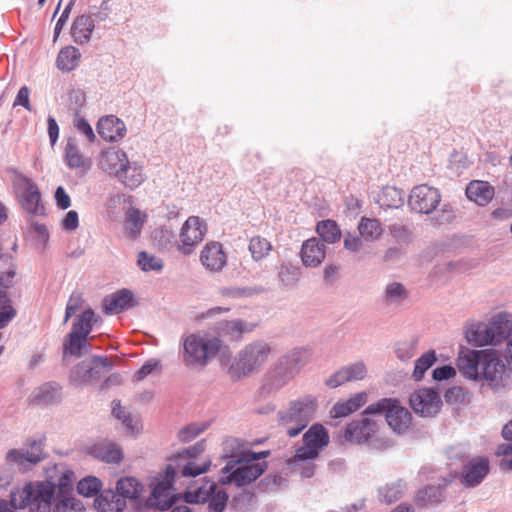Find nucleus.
Returning <instances> with one entry per match:
<instances>
[{"instance_id":"obj_1","label":"nucleus","mask_w":512,"mask_h":512,"mask_svg":"<svg viewBox=\"0 0 512 512\" xmlns=\"http://www.w3.org/2000/svg\"><path fill=\"white\" fill-rule=\"evenodd\" d=\"M211 465L209 458L188 459L174 458L172 463L168 464L164 474L151 478L149 486L151 495L148 503L160 510L168 509L175 500V492L172 487L174 478L178 475L183 477H196L208 471Z\"/></svg>"},{"instance_id":"obj_2","label":"nucleus","mask_w":512,"mask_h":512,"mask_svg":"<svg viewBox=\"0 0 512 512\" xmlns=\"http://www.w3.org/2000/svg\"><path fill=\"white\" fill-rule=\"evenodd\" d=\"M270 451H261L255 453L252 451H241L239 454L233 453L231 457H238L237 461H229L222 468V477L220 482L224 485L235 484L244 486L255 481L267 468L266 462H256L268 457Z\"/></svg>"},{"instance_id":"obj_3","label":"nucleus","mask_w":512,"mask_h":512,"mask_svg":"<svg viewBox=\"0 0 512 512\" xmlns=\"http://www.w3.org/2000/svg\"><path fill=\"white\" fill-rule=\"evenodd\" d=\"M56 500L55 483L51 480L29 482L11 492L10 505L29 508V512H51Z\"/></svg>"},{"instance_id":"obj_4","label":"nucleus","mask_w":512,"mask_h":512,"mask_svg":"<svg viewBox=\"0 0 512 512\" xmlns=\"http://www.w3.org/2000/svg\"><path fill=\"white\" fill-rule=\"evenodd\" d=\"M317 408L312 396L292 401L289 407L278 413V424L290 437L299 435L309 424Z\"/></svg>"},{"instance_id":"obj_5","label":"nucleus","mask_w":512,"mask_h":512,"mask_svg":"<svg viewBox=\"0 0 512 512\" xmlns=\"http://www.w3.org/2000/svg\"><path fill=\"white\" fill-rule=\"evenodd\" d=\"M508 313H498L489 323H474L467 327L465 335L469 343L476 346L496 345L510 329Z\"/></svg>"},{"instance_id":"obj_6","label":"nucleus","mask_w":512,"mask_h":512,"mask_svg":"<svg viewBox=\"0 0 512 512\" xmlns=\"http://www.w3.org/2000/svg\"><path fill=\"white\" fill-rule=\"evenodd\" d=\"M183 346L184 363L188 366H203L219 352L221 340L209 335L191 334L185 338Z\"/></svg>"},{"instance_id":"obj_7","label":"nucleus","mask_w":512,"mask_h":512,"mask_svg":"<svg viewBox=\"0 0 512 512\" xmlns=\"http://www.w3.org/2000/svg\"><path fill=\"white\" fill-rule=\"evenodd\" d=\"M365 414H384L385 419L389 427L397 432H405L411 424V414L403 407L399 400L392 398H383L369 405L365 411Z\"/></svg>"},{"instance_id":"obj_8","label":"nucleus","mask_w":512,"mask_h":512,"mask_svg":"<svg viewBox=\"0 0 512 512\" xmlns=\"http://www.w3.org/2000/svg\"><path fill=\"white\" fill-rule=\"evenodd\" d=\"M329 443V434L322 424H313L303 435V445L299 447L293 456V462L316 459L321 450Z\"/></svg>"},{"instance_id":"obj_9","label":"nucleus","mask_w":512,"mask_h":512,"mask_svg":"<svg viewBox=\"0 0 512 512\" xmlns=\"http://www.w3.org/2000/svg\"><path fill=\"white\" fill-rule=\"evenodd\" d=\"M206 233L207 225L200 217H188L179 233L178 249L183 254H190L204 240Z\"/></svg>"},{"instance_id":"obj_10","label":"nucleus","mask_w":512,"mask_h":512,"mask_svg":"<svg viewBox=\"0 0 512 512\" xmlns=\"http://www.w3.org/2000/svg\"><path fill=\"white\" fill-rule=\"evenodd\" d=\"M19 202L22 208L31 214H42L44 206L41 204V194L37 185L29 178L19 176L14 181Z\"/></svg>"},{"instance_id":"obj_11","label":"nucleus","mask_w":512,"mask_h":512,"mask_svg":"<svg viewBox=\"0 0 512 512\" xmlns=\"http://www.w3.org/2000/svg\"><path fill=\"white\" fill-rule=\"evenodd\" d=\"M271 352L270 345L265 342L258 341L249 344L240 353L236 363L237 370L244 374L252 372L268 360Z\"/></svg>"},{"instance_id":"obj_12","label":"nucleus","mask_w":512,"mask_h":512,"mask_svg":"<svg viewBox=\"0 0 512 512\" xmlns=\"http://www.w3.org/2000/svg\"><path fill=\"white\" fill-rule=\"evenodd\" d=\"M409 402L413 411L424 417L436 415L442 406L439 393L432 388H420L415 390L410 395Z\"/></svg>"},{"instance_id":"obj_13","label":"nucleus","mask_w":512,"mask_h":512,"mask_svg":"<svg viewBox=\"0 0 512 512\" xmlns=\"http://www.w3.org/2000/svg\"><path fill=\"white\" fill-rule=\"evenodd\" d=\"M480 369V380H486L493 387L505 385L506 365L494 350H485Z\"/></svg>"},{"instance_id":"obj_14","label":"nucleus","mask_w":512,"mask_h":512,"mask_svg":"<svg viewBox=\"0 0 512 512\" xmlns=\"http://www.w3.org/2000/svg\"><path fill=\"white\" fill-rule=\"evenodd\" d=\"M439 191L426 184L414 187L409 196V205L419 213H431L436 209L440 202Z\"/></svg>"},{"instance_id":"obj_15","label":"nucleus","mask_w":512,"mask_h":512,"mask_svg":"<svg viewBox=\"0 0 512 512\" xmlns=\"http://www.w3.org/2000/svg\"><path fill=\"white\" fill-rule=\"evenodd\" d=\"M56 475L50 476L48 480L55 483V491L57 490V498L59 501L55 504V507L60 511L61 507H68L71 505L72 498L68 494L72 490V485L76 480L75 474L72 470L64 466H56Z\"/></svg>"},{"instance_id":"obj_16","label":"nucleus","mask_w":512,"mask_h":512,"mask_svg":"<svg viewBox=\"0 0 512 512\" xmlns=\"http://www.w3.org/2000/svg\"><path fill=\"white\" fill-rule=\"evenodd\" d=\"M485 350L463 348L456 359V366L467 379L480 380V369Z\"/></svg>"},{"instance_id":"obj_17","label":"nucleus","mask_w":512,"mask_h":512,"mask_svg":"<svg viewBox=\"0 0 512 512\" xmlns=\"http://www.w3.org/2000/svg\"><path fill=\"white\" fill-rule=\"evenodd\" d=\"M377 430L376 422L364 417L360 420H354L346 426L344 439L348 442L364 443L375 435Z\"/></svg>"},{"instance_id":"obj_18","label":"nucleus","mask_w":512,"mask_h":512,"mask_svg":"<svg viewBox=\"0 0 512 512\" xmlns=\"http://www.w3.org/2000/svg\"><path fill=\"white\" fill-rule=\"evenodd\" d=\"M92 363L94 366H91L87 362H82L71 370L70 379L75 385L98 380L100 378V371L97 367H109V362L106 357L96 356L92 359Z\"/></svg>"},{"instance_id":"obj_19","label":"nucleus","mask_w":512,"mask_h":512,"mask_svg":"<svg viewBox=\"0 0 512 512\" xmlns=\"http://www.w3.org/2000/svg\"><path fill=\"white\" fill-rule=\"evenodd\" d=\"M200 261L209 271L216 272L222 270L227 262V256L222 244L215 241L207 243L201 250Z\"/></svg>"},{"instance_id":"obj_20","label":"nucleus","mask_w":512,"mask_h":512,"mask_svg":"<svg viewBox=\"0 0 512 512\" xmlns=\"http://www.w3.org/2000/svg\"><path fill=\"white\" fill-rule=\"evenodd\" d=\"M488 472L489 460L487 458H473L463 467L461 482L468 487L476 486L480 484Z\"/></svg>"},{"instance_id":"obj_21","label":"nucleus","mask_w":512,"mask_h":512,"mask_svg":"<svg viewBox=\"0 0 512 512\" xmlns=\"http://www.w3.org/2000/svg\"><path fill=\"white\" fill-rule=\"evenodd\" d=\"M97 132L104 140L117 142L125 136L126 126L118 117L107 115L99 119Z\"/></svg>"},{"instance_id":"obj_22","label":"nucleus","mask_w":512,"mask_h":512,"mask_svg":"<svg viewBox=\"0 0 512 512\" xmlns=\"http://www.w3.org/2000/svg\"><path fill=\"white\" fill-rule=\"evenodd\" d=\"M366 373L364 363L357 362L339 369L326 380V385L330 388H337L346 382L362 380Z\"/></svg>"},{"instance_id":"obj_23","label":"nucleus","mask_w":512,"mask_h":512,"mask_svg":"<svg viewBox=\"0 0 512 512\" xmlns=\"http://www.w3.org/2000/svg\"><path fill=\"white\" fill-rule=\"evenodd\" d=\"M300 256L305 266L317 267L325 259L326 247L319 239L312 237L303 242Z\"/></svg>"},{"instance_id":"obj_24","label":"nucleus","mask_w":512,"mask_h":512,"mask_svg":"<svg viewBox=\"0 0 512 512\" xmlns=\"http://www.w3.org/2000/svg\"><path fill=\"white\" fill-rule=\"evenodd\" d=\"M6 457L8 461L16 463L20 466L24 465L25 462L37 464L44 459L43 443L42 441H32L29 444V449H27L25 453L16 449H12L8 451Z\"/></svg>"},{"instance_id":"obj_25","label":"nucleus","mask_w":512,"mask_h":512,"mask_svg":"<svg viewBox=\"0 0 512 512\" xmlns=\"http://www.w3.org/2000/svg\"><path fill=\"white\" fill-rule=\"evenodd\" d=\"M129 162L126 153L116 148H110L104 151L99 159L101 169L113 173L117 177L120 169Z\"/></svg>"},{"instance_id":"obj_26","label":"nucleus","mask_w":512,"mask_h":512,"mask_svg":"<svg viewBox=\"0 0 512 512\" xmlns=\"http://www.w3.org/2000/svg\"><path fill=\"white\" fill-rule=\"evenodd\" d=\"M367 398L366 392H359L352 395L346 401H338L331 408L330 415L332 418L347 417L364 406L367 402Z\"/></svg>"},{"instance_id":"obj_27","label":"nucleus","mask_w":512,"mask_h":512,"mask_svg":"<svg viewBox=\"0 0 512 512\" xmlns=\"http://www.w3.org/2000/svg\"><path fill=\"white\" fill-rule=\"evenodd\" d=\"M492 185L486 181L474 180L466 187V196L480 206L487 205L494 197Z\"/></svg>"},{"instance_id":"obj_28","label":"nucleus","mask_w":512,"mask_h":512,"mask_svg":"<svg viewBox=\"0 0 512 512\" xmlns=\"http://www.w3.org/2000/svg\"><path fill=\"white\" fill-rule=\"evenodd\" d=\"M133 294L123 289L103 299V309L106 314L120 313L133 305Z\"/></svg>"},{"instance_id":"obj_29","label":"nucleus","mask_w":512,"mask_h":512,"mask_svg":"<svg viewBox=\"0 0 512 512\" xmlns=\"http://www.w3.org/2000/svg\"><path fill=\"white\" fill-rule=\"evenodd\" d=\"M94 505L100 512H121L126 501L118 492L105 490L95 499Z\"/></svg>"},{"instance_id":"obj_30","label":"nucleus","mask_w":512,"mask_h":512,"mask_svg":"<svg viewBox=\"0 0 512 512\" xmlns=\"http://www.w3.org/2000/svg\"><path fill=\"white\" fill-rule=\"evenodd\" d=\"M64 152L65 161L69 168L81 171H86L90 168V160L81 153L74 139H68Z\"/></svg>"},{"instance_id":"obj_31","label":"nucleus","mask_w":512,"mask_h":512,"mask_svg":"<svg viewBox=\"0 0 512 512\" xmlns=\"http://www.w3.org/2000/svg\"><path fill=\"white\" fill-rule=\"evenodd\" d=\"M216 488L215 482L204 479L200 486L189 487L184 493V499L187 503H204L210 499Z\"/></svg>"},{"instance_id":"obj_32","label":"nucleus","mask_w":512,"mask_h":512,"mask_svg":"<svg viewBox=\"0 0 512 512\" xmlns=\"http://www.w3.org/2000/svg\"><path fill=\"white\" fill-rule=\"evenodd\" d=\"M93 30V19L90 16L81 15L74 20L71 34L75 42L83 44L90 40Z\"/></svg>"},{"instance_id":"obj_33","label":"nucleus","mask_w":512,"mask_h":512,"mask_svg":"<svg viewBox=\"0 0 512 512\" xmlns=\"http://www.w3.org/2000/svg\"><path fill=\"white\" fill-rule=\"evenodd\" d=\"M81 53L74 46L63 47L56 58V66L63 72L74 70L80 62Z\"/></svg>"},{"instance_id":"obj_34","label":"nucleus","mask_w":512,"mask_h":512,"mask_svg":"<svg viewBox=\"0 0 512 512\" xmlns=\"http://www.w3.org/2000/svg\"><path fill=\"white\" fill-rule=\"evenodd\" d=\"M90 454L106 463H119L123 458L121 449L112 443L96 444L90 448Z\"/></svg>"},{"instance_id":"obj_35","label":"nucleus","mask_w":512,"mask_h":512,"mask_svg":"<svg viewBox=\"0 0 512 512\" xmlns=\"http://www.w3.org/2000/svg\"><path fill=\"white\" fill-rule=\"evenodd\" d=\"M116 178L126 187L133 189L144 181V174L140 166L136 163L128 162L125 167L120 169Z\"/></svg>"},{"instance_id":"obj_36","label":"nucleus","mask_w":512,"mask_h":512,"mask_svg":"<svg viewBox=\"0 0 512 512\" xmlns=\"http://www.w3.org/2000/svg\"><path fill=\"white\" fill-rule=\"evenodd\" d=\"M60 389L55 382L46 383L32 395L31 401L36 405L52 404L60 398Z\"/></svg>"},{"instance_id":"obj_37","label":"nucleus","mask_w":512,"mask_h":512,"mask_svg":"<svg viewBox=\"0 0 512 512\" xmlns=\"http://www.w3.org/2000/svg\"><path fill=\"white\" fill-rule=\"evenodd\" d=\"M316 232L324 242L329 244L338 242L342 236L338 224L336 221L331 219L318 222L316 226Z\"/></svg>"},{"instance_id":"obj_38","label":"nucleus","mask_w":512,"mask_h":512,"mask_svg":"<svg viewBox=\"0 0 512 512\" xmlns=\"http://www.w3.org/2000/svg\"><path fill=\"white\" fill-rule=\"evenodd\" d=\"M14 259L8 255L0 256V287L8 288L14 284L17 274Z\"/></svg>"},{"instance_id":"obj_39","label":"nucleus","mask_w":512,"mask_h":512,"mask_svg":"<svg viewBox=\"0 0 512 512\" xmlns=\"http://www.w3.org/2000/svg\"><path fill=\"white\" fill-rule=\"evenodd\" d=\"M377 202L383 208H397L403 202L401 191L393 186H385L379 192Z\"/></svg>"},{"instance_id":"obj_40","label":"nucleus","mask_w":512,"mask_h":512,"mask_svg":"<svg viewBox=\"0 0 512 512\" xmlns=\"http://www.w3.org/2000/svg\"><path fill=\"white\" fill-rule=\"evenodd\" d=\"M358 231L362 238L373 241L382 235L383 229L377 219L363 217L358 224Z\"/></svg>"},{"instance_id":"obj_41","label":"nucleus","mask_w":512,"mask_h":512,"mask_svg":"<svg viewBox=\"0 0 512 512\" xmlns=\"http://www.w3.org/2000/svg\"><path fill=\"white\" fill-rule=\"evenodd\" d=\"M87 336L76 331H71L64 342V354H70L75 357L82 355V349L87 343Z\"/></svg>"},{"instance_id":"obj_42","label":"nucleus","mask_w":512,"mask_h":512,"mask_svg":"<svg viewBox=\"0 0 512 512\" xmlns=\"http://www.w3.org/2000/svg\"><path fill=\"white\" fill-rule=\"evenodd\" d=\"M116 490L121 497L135 499L142 491V485L133 477H125L118 480Z\"/></svg>"},{"instance_id":"obj_43","label":"nucleus","mask_w":512,"mask_h":512,"mask_svg":"<svg viewBox=\"0 0 512 512\" xmlns=\"http://www.w3.org/2000/svg\"><path fill=\"white\" fill-rule=\"evenodd\" d=\"M272 250L271 243L261 236H254L249 242V251L255 261H260L269 255Z\"/></svg>"},{"instance_id":"obj_44","label":"nucleus","mask_w":512,"mask_h":512,"mask_svg":"<svg viewBox=\"0 0 512 512\" xmlns=\"http://www.w3.org/2000/svg\"><path fill=\"white\" fill-rule=\"evenodd\" d=\"M146 221V214L138 209L130 208L127 212L126 229L132 238H136Z\"/></svg>"},{"instance_id":"obj_45","label":"nucleus","mask_w":512,"mask_h":512,"mask_svg":"<svg viewBox=\"0 0 512 512\" xmlns=\"http://www.w3.org/2000/svg\"><path fill=\"white\" fill-rule=\"evenodd\" d=\"M254 325L244 322L243 320L226 321L222 324L221 330L231 339H238L243 333L251 332Z\"/></svg>"},{"instance_id":"obj_46","label":"nucleus","mask_w":512,"mask_h":512,"mask_svg":"<svg viewBox=\"0 0 512 512\" xmlns=\"http://www.w3.org/2000/svg\"><path fill=\"white\" fill-rule=\"evenodd\" d=\"M95 322L96 318L94 311L92 309H87L73 323L72 331H76L88 337Z\"/></svg>"},{"instance_id":"obj_47","label":"nucleus","mask_w":512,"mask_h":512,"mask_svg":"<svg viewBox=\"0 0 512 512\" xmlns=\"http://www.w3.org/2000/svg\"><path fill=\"white\" fill-rule=\"evenodd\" d=\"M101 481L94 476H87L80 480L77 485V491L84 497H93L101 490Z\"/></svg>"},{"instance_id":"obj_48","label":"nucleus","mask_w":512,"mask_h":512,"mask_svg":"<svg viewBox=\"0 0 512 512\" xmlns=\"http://www.w3.org/2000/svg\"><path fill=\"white\" fill-rule=\"evenodd\" d=\"M436 360L437 358L434 350H430L421 355V357H419L415 362L413 377L416 380L422 379L425 372L434 364Z\"/></svg>"},{"instance_id":"obj_49","label":"nucleus","mask_w":512,"mask_h":512,"mask_svg":"<svg viewBox=\"0 0 512 512\" xmlns=\"http://www.w3.org/2000/svg\"><path fill=\"white\" fill-rule=\"evenodd\" d=\"M403 493L402 483H392L386 485L379 490L380 501L386 504H391L397 501Z\"/></svg>"},{"instance_id":"obj_50","label":"nucleus","mask_w":512,"mask_h":512,"mask_svg":"<svg viewBox=\"0 0 512 512\" xmlns=\"http://www.w3.org/2000/svg\"><path fill=\"white\" fill-rule=\"evenodd\" d=\"M417 503L420 506H427L428 504L437 503L441 500V492L439 488L428 487L420 490L417 494Z\"/></svg>"},{"instance_id":"obj_51","label":"nucleus","mask_w":512,"mask_h":512,"mask_svg":"<svg viewBox=\"0 0 512 512\" xmlns=\"http://www.w3.org/2000/svg\"><path fill=\"white\" fill-rule=\"evenodd\" d=\"M138 265L143 271L156 270L159 271L163 267L162 261L146 252H140L138 255Z\"/></svg>"},{"instance_id":"obj_52","label":"nucleus","mask_w":512,"mask_h":512,"mask_svg":"<svg viewBox=\"0 0 512 512\" xmlns=\"http://www.w3.org/2000/svg\"><path fill=\"white\" fill-rule=\"evenodd\" d=\"M314 460L315 459L301 460L296 464L293 462L292 457L288 460V465L295 471L299 472L302 477L310 478L314 475L315 472Z\"/></svg>"},{"instance_id":"obj_53","label":"nucleus","mask_w":512,"mask_h":512,"mask_svg":"<svg viewBox=\"0 0 512 512\" xmlns=\"http://www.w3.org/2000/svg\"><path fill=\"white\" fill-rule=\"evenodd\" d=\"M113 415L119 419L122 420L123 424L131 431L135 432L138 430L137 423L134 424L132 417L129 414H126L124 411V408L121 406L120 401L114 400L113 401V408H112Z\"/></svg>"},{"instance_id":"obj_54","label":"nucleus","mask_w":512,"mask_h":512,"mask_svg":"<svg viewBox=\"0 0 512 512\" xmlns=\"http://www.w3.org/2000/svg\"><path fill=\"white\" fill-rule=\"evenodd\" d=\"M228 496L226 492L218 490L212 494L209 502V509L211 512H222L225 508Z\"/></svg>"},{"instance_id":"obj_55","label":"nucleus","mask_w":512,"mask_h":512,"mask_svg":"<svg viewBox=\"0 0 512 512\" xmlns=\"http://www.w3.org/2000/svg\"><path fill=\"white\" fill-rule=\"evenodd\" d=\"M309 358V352L304 348H296L286 356V362L292 366H298L305 363Z\"/></svg>"},{"instance_id":"obj_56","label":"nucleus","mask_w":512,"mask_h":512,"mask_svg":"<svg viewBox=\"0 0 512 512\" xmlns=\"http://www.w3.org/2000/svg\"><path fill=\"white\" fill-rule=\"evenodd\" d=\"M13 106H22L28 111H32V107L30 104V89L27 86H23L19 89L14 102Z\"/></svg>"},{"instance_id":"obj_57","label":"nucleus","mask_w":512,"mask_h":512,"mask_svg":"<svg viewBox=\"0 0 512 512\" xmlns=\"http://www.w3.org/2000/svg\"><path fill=\"white\" fill-rule=\"evenodd\" d=\"M82 304H83L82 295L81 294H73L68 300L64 321L67 322L69 320V318L81 308Z\"/></svg>"},{"instance_id":"obj_58","label":"nucleus","mask_w":512,"mask_h":512,"mask_svg":"<svg viewBox=\"0 0 512 512\" xmlns=\"http://www.w3.org/2000/svg\"><path fill=\"white\" fill-rule=\"evenodd\" d=\"M75 127L76 129L81 133L83 134L86 139L90 142V143H93L95 141V134L93 132V129L91 127V125L87 122L86 119L84 118H77L75 120Z\"/></svg>"},{"instance_id":"obj_59","label":"nucleus","mask_w":512,"mask_h":512,"mask_svg":"<svg viewBox=\"0 0 512 512\" xmlns=\"http://www.w3.org/2000/svg\"><path fill=\"white\" fill-rule=\"evenodd\" d=\"M203 450L204 444L202 442H199L185 449L184 451L176 455L175 458H185V460L200 459L201 457L199 455L203 452Z\"/></svg>"},{"instance_id":"obj_60","label":"nucleus","mask_w":512,"mask_h":512,"mask_svg":"<svg viewBox=\"0 0 512 512\" xmlns=\"http://www.w3.org/2000/svg\"><path fill=\"white\" fill-rule=\"evenodd\" d=\"M161 365L158 360L147 361L135 374L136 380H143L146 376L151 374L154 370L160 369Z\"/></svg>"},{"instance_id":"obj_61","label":"nucleus","mask_w":512,"mask_h":512,"mask_svg":"<svg viewBox=\"0 0 512 512\" xmlns=\"http://www.w3.org/2000/svg\"><path fill=\"white\" fill-rule=\"evenodd\" d=\"M386 296L390 301H398L405 296L404 287L399 283H392L386 288Z\"/></svg>"},{"instance_id":"obj_62","label":"nucleus","mask_w":512,"mask_h":512,"mask_svg":"<svg viewBox=\"0 0 512 512\" xmlns=\"http://www.w3.org/2000/svg\"><path fill=\"white\" fill-rule=\"evenodd\" d=\"M456 375V370L449 365L438 367L433 371V378L436 381L447 380Z\"/></svg>"},{"instance_id":"obj_63","label":"nucleus","mask_w":512,"mask_h":512,"mask_svg":"<svg viewBox=\"0 0 512 512\" xmlns=\"http://www.w3.org/2000/svg\"><path fill=\"white\" fill-rule=\"evenodd\" d=\"M201 430L194 425L184 427L179 431L178 437L182 442H189L200 434Z\"/></svg>"},{"instance_id":"obj_64","label":"nucleus","mask_w":512,"mask_h":512,"mask_svg":"<svg viewBox=\"0 0 512 512\" xmlns=\"http://www.w3.org/2000/svg\"><path fill=\"white\" fill-rule=\"evenodd\" d=\"M397 357L401 360H408L415 354V347L412 343H402L396 349Z\"/></svg>"}]
</instances>
